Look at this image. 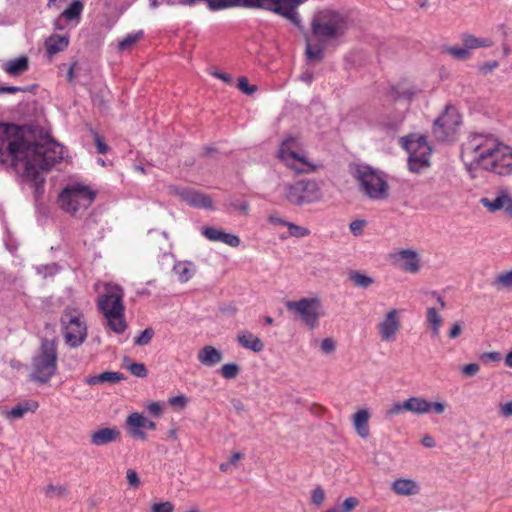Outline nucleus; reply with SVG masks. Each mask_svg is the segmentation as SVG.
<instances>
[{
	"label": "nucleus",
	"mask_w": 512,
	"mask_h": 512,
	"mask_svg": "<svg viewBox=\"0 0 512 512\" xmlns=\"http://www.w3.org/2000/svg\"><path fill=\"white\" fill-rule=\"evenodd\" d=\"M5 156L14 167L19 162H33L38 169L49 171L64 158V147L54 140L43 144L28 141L21 126L0 123V162H6Z\"/></svg>",
	"instance_id": "1"
},
{
	"label": "nucleus",
	"mask_w": 512,
	"mask_h": 512,
	"mask_svg": "<svg viewBox=\"0 0 512 512\" xmlns=\"http://www.w3.org/2000/svg\"><path fill=\"white\" fill-rule=\"evenodd\" d=\"M348 27V16L332 9L317 12L311 21L312 35L321 43H328L342 37Z\"/></svg>",
	"instance_id": "2"
},
{
	"label": "nucleus",
	"mask_w": 512,
	"mask_h": 512,
	"mask_svg": "<svg viewBox=\"0 0 512 512\" xmlns=\"http://www.w3.org/2000/svg\"><path fill=\"white\" fill-rule=\"evenodd\" d=\"M123 297L122 288L115 286L98 299L99 311L107 319L109 328L117 334H122L127 328V323L124 319L125 306L123 304Z\"/></svg>",
	"instance_id": "3"
},
{
	"label": "nucleus",
	"mask_w": 512,
	"mask_h": 512,
	"mask_svg": "<svg viewBox=\"0 0 512 512\" xmlns=\"http://www.w3.org/2000/svg\"><path fill=\"white\" fill-rule=\"evenodd\" d=\"M30 379L46 384L57 371V345L54 340L42 339L38 353L32 358Z\"/></svg>",
	"instance_id": "4"
},
{
	"label": "nucleus",
	"mask_w": 512,
	"mask_h": 512,
	"mask_svg": "<svg viewBox=\"0 0 512 512\" xmlns=\"http://www.w3.org/2000/svg\"><path fill=\"white\" fill-rule=\"evenodd\" d=\"M352 175L370 199L385 200L388 198L389 185L381 171L369 165H356Z\"/></svg>",
	"instance_id": "5"
},
{
	"label": "nucleus",
	"mask_w": 512,
	"mask_h": 512,
	"mask_svg": "<svg viewBox=\"0 0 512 512\" xmlns=\"http://www.w3.org/2000/svg\"><path fill=\"white\" fill-rule=\"evenodd\" d=\"M65 343L71 348L81 346L87 338V324L84 315L76 308H66L61 317Z\"/></svg>",
	"instance_id": "6"
},
{
	"label": "nucleus",
	"mask_w": 512,
	"mask_h": 512,
	"mask_svg": "<svg viewBox=\"0 0 512 512\" xmlns=\"http://www.w3.org/2000/svg\"><path fill=\"white\" fill-rule=\"evenodd\" d=\"M96 194V191L87 185L73 184L60 193L58 203L61 209L74 215L80 210L88 209L94 202Z\"/></svg>",
	"instance_id": "7"
},
{
	"label": "nucleus",
	"mask_w": 512,
	"mask_h": 512,
	"mask_svg": "<svg viewBox=\"0 0 512 512\" xmlns=\"http://www.w3.org/2000/svg\"><path fill=\"white\" fill-rule=\"evenodd\" d=\"M498 147V140L488 134H472L462 145V156H468L472 161L481 166L488 156Z\"/></svg>",
	"instance_id": "8"
},
{
	"label": "nucleus",
	"mask_w": 512,
	"mask_h": 512,
	"mask_svg": "<svg viewBox=\"0 0 512 512\" xmlns=\"http://www.w3.org/2000/svg\"><path fill=\"white\" fill-rule=\"evenodd\" d=\"M285 198L293 205L303 206L319 201L322 193L315 180H300L285 186Z\"/></svg>",
	"instance_id": "9"
},
{
	"label": "nucleus",
	"mask_w": 512,
	"mask_h": 512,
	"mask_svg": "<svg viewBox=\"0 0 512 512\" xmlns=\"http://www.w3.org/2000/svg\"><path fill=\"white\" fill-rule=\"evenodd\" d=\"M404 147L409 152L408 168L414 173H420L429 166L431 148L425 136H408L405 138Z\"/></svg>",
	"instance_id": "10"
},
{
	"label": "nucleus",
	"mask_w": 512,
	"mask_h": 512,
	"mask_svg": "<svg viewBox=\"0 0 512 512\" xmlns=\"http://www.w3.org/2000/svg\"><path fill=\"white\" fill-rule=\"evenodd\" d=\"M286 308L295 312L310 329L319 325L321 303L318 298H302L286 302Z\"/></svg>",
	"instance_id": "11"
},
{
	"label": "nucleus",
	"mask_w": 512,
	"mask_h": 512,
	"mask_svg": "<svg viewBox=\"0 0 512 512\" xmlns=\"http://www.w3.org/2000/svg\"><path fill=\"white\" fill-rule=\"evenodd\" d=\"M482 168L495 174L505 176L512 173V148L498 142Z\"/></svg>",
	"instance_id": "12"
},
{
	"label": "nucleus",
	"mask_w": 512,
	"mask_h": 512,
	"mask_svg": "<svg viewBox=\"0 0 512 512\" xmlns=\"http://www.w3.org/2000/svg\"><path fill=\"white\" fill-rule=\"evenodd\" d=\"M461 124V116L452 106H447L444 113L433 124V135L438 141H445Z\"/></svg>",
	"instance_id": "13"
},
{
	"label": "nucleus",
	"mask_w": 512,
	"mask_h": 512,
	"mask_svg": "<svg viewBox=\"0 0 512 512\" xmlns=\"http://www.w3.org/2000/svg\"><path fill=\"white\" fill-rule=\"evenodd\" d=\"M291 139H286L281 144L279 149V158L286 163L287 166L295 169L298 173H308L314 171L315 167L308 164L303 157H300L295 151H291L288 147V142Z\"/></svg>",
	"instance_id": "14"
},
{
	"label": "nucleus",
	"mask_w": 512,
	"mask_h": 512,
	"mask_svg": "<svg viewBox=\"0 0 512 512\" xmlns=\"http://www.w3.org/2000/svg\"><path fill=\"white\" fill-rule=\"evenodd\" d=\"M175 194L188 205L200 209H212L213 202L209 195L190 188H175Z\"/></svg>",
	"instance_id": "15"
},
{
	"label": "nucleus",
	"mask_w": 512,
	"mask_h": 512,
	"mask_svg": "<svg viewBox=\"0 0 512 512\" xmlns=\"http://www.w3.org/2000/svg\"><path fill=\"white\" fill-rule=\"evenodd\" d=\"M394 264H400V268L409 273H417L420 270V259L418 253L412 249H402L390 254Z\"/></svg>",
	"instance_id": "16"
},
{
	"label": "nucleus",
	"mask_w": 512,
	"mask_h": 512,
	"mask_svg": "<svg viewBox=\"0 0 512 512\" xmlns=\"http://www.w3.org/2000/svg\"><path fill=\"white\" fill-rule=\"evenodd\" d=\"M400 328V319L396 309L390 310L383 321L378 324V331L383 341L391 342L395 340L396 334Z\"/></svg>",
	"instance_id": "17"
},
{
	"label": "nucleus",
	"mask_w": 512,
	"mask_h": 512,
	"mask_svg": "<svg viewBox=\"0 0 512 512\" xmlns=\"http://www.w3.org/2000/svg\"><path fill=\"white\" fill-rule=\"evenodd\" d=\"M24 164L23 178L28 181L34 188V197L39 200L44 193L45 179L40 175L41 169L33 166V162H26Z\"/></svg>",
	"instance_id": "18"
},
{
	"label": "nucleus",
	"mask_w": 512,
	"mask_h": 512,
	"mask_svg": "<svg viewBox=\"0 0 512 512\" xmlns=\"http://www.w3.org/2000/svg\"><path fill=\"white\" fill-rule=\"evenodd\" d=\"M146 417L138 412H133L126 418L125 428L128 435L133 439L146 440L147 434L145 430Z\"/></svg>",
	"instance_id": "19"
},
{
	"label": "nucleus",
	"mask_w": 512,
	"mask_h": 512,
	"mask_svg": "<svg viewBox=\"0 0 512 512\" xmlns=\"http://www.w3.org/2000/svg\"><path fill=\"white\" fill-rule=\"evenodd\" d=\"M121 431L116 426L104 427L90 434V443L94 446H104L119 441Z\"/></svg>",
	"instance_id": "20"
},
{
	"label": "nucleus",
	"mask_w": 512,
	"mask_h": 512,
	"mask_svg": "<svg viewBox=\"0 0 512 512\" xmlns=\"http://www.w3.org/2000/svg\"><path fill=\"white\" fill-rule=\"evenodd\" d=\"M201 233L210 241L222 242L230 247H238L240 244V238L237 235L226 233L213 226L202 227Z\"/></svg>",
	"instance_id": "21"
},
{
	"label": "nucleus",
	"mask_w": 512,
	"mask_h": 512,
	"mask_svg": "<svg viewBox=\"0 0 512 512\" xmlns=\"http://www.w3.org/2000/svg\"><path fill=\"white\" fill-rule=\"evenodd\" d=\"M197 359L202 365L213 367L222 361L223 353L214 346L205 345L199 350Z\"/></svg>",
	"instance_id": "22"
},
{
	"label": "nucleus",
	"mask_w": 512,
	"mask_h": 512,
	"mask_svg": "<svg viewBox=\"0 0 512 512\" xmlns=\"http://www.w3.org/2000/svg\"><path fill=\"white\" fill-rule=\"evenodd\" d=\"M511 202V196L507 192V190H500L497 192V196L495 199L490 200L489 198H481L479 203L487 208L489 212H496L501 209H505L507 203Z\"/></svg>",
	"instance_id": "23"
},
{
	"label": "nucleus",
	"mask_w": 512,
	"mask_h": 512,
	"mask_svg": "<svg viewBox=\"0 0 512 512\" xmlns=\"http://www.w3.org/2000/svg\"><path fill=\"white\" fill-rule=\"evenodd\" d=\"M38 408L36 401H24L17 404L11 410H6L2 415L9 420H15L23 418L27 412H35Z\"/></svg>",
	"instance_id": "24"
},
{
	"label": "nucleus",
	"mask_w": 512,
	"mask_h": 512,
	"mask_svg": "<svg viewBox=\"0 0 512 512\" xmlns=\"http://www.w3.org/2000/svg\"><path fill=\"white\" fill-rule=\"evenodd\" d=\"M124 379V375L120 372L105 371L99 375L88 376L84 381L86 384L93 386L103 383L115 384Z\"/></svg>",
	"instance_id": "25"
},
{
	"label": "nucleus",
	"mask_w": 512,
	"mask_h": 512,
	"mask_svg": "<svg viewBox=\"0 0 512 512\" xmlns=\"http://www.w3.org/2000/svg\"><path fill=\"white\" fill-rule=\"evenodd\" d=\"M237 341L243 348L256 353L261 352L264 349V344L261 339L249 331L239 333Z\"/></svg>",
	"instance_id": "26"
},
{
	"label": "nucleus",
	"mask_w": 512,
	"mask_h": 512,
	"mask_svg": "<svg viewBox=\"0 0 512 512\" xmlns=\"http://www.w3.org/2000/svg\"><path fill=\"white\" fill-rule=\"evenodd\" d=\"M69 45V36L53 34L45 41L46 51L49 56L64 51Z\"/></svg>",
	"instance_id": "27"
},
{
	"label": "nucleus",
	"mask_w": 512,
	"mask_h": 512,
	"mask_svg": "<svg viewBox=\"0 0 512 512\" xmlns=\"http://www.w3.org/2000/svg\"><path fill=\"white\" fill-rule=\"evenodd\" d=\"M392 490L398 495L410 496L417 494L419 487L411 479H397L392 483Z\"/></svg>",
	"instance_id": "28"
},
{
	"label": "nucleus",
	"mask_w": 512,
	"mask_h": 512,
	"mask_svg": "<svg viewBox=\"0 0 512 512\" xmlns=\"http://www.w3.org/2000/svg\"><path fill=\"white\" fill-rule=\"evenodd\" d=\"M369 412L366 409L358 410L353 416L354 427L361 438L369 436Z\"/></svg>",
	"instance_id": "29"
},
{
	"label": "nucleus",
	"mask_w": 512,
	"mask_h": 512,
	"mask_svg": "<svg viewBox=\"0 0 512 512\" xmlns=\"http://www.w3.org/2000/svg\"><path fill=\"white\" fill-rule=\"evenodd\" d=\"M29 68V61L26 56H21L16 59L9 60L5 63L4 70L11 76H18L27 71Z\"/></svg>",
	"instance_id": "30"
},
{
	"label": "nucleus",
	"mask_w": 512,
	"mask_h": 512,
	"mask_svg": "<svg viewBox=\"0 0 512 512\" xmlns=\"http://www.w3.org/2000/svg\"><path fill=\"white\" fill-rule=\"evenodd\" d=\"M173 271L177 275L178 280L185 283L193 277L196 268L190 261H180L174 265Z\"/></svg>",
	"instance_id": "31"
},
{
	"label": "nucleus",
	"mask_w": 512,
	"mask_h": 512,
	"mask_svg": "<svg viewBox=\"0 0 512 512\" xmlns=\"http://www.w3.org/2000/svg\"><path fill=\"white\" fill-rule=\"evenodd\" d=\"M461 40L463 45L468 49H477V48H488L493 46V41L490 38H478L472 34L464 33L461 36Z\"/></svg>",
	"instance_id": "32"
},
{
	"label": "nucleus",
	"mask_w": 512,
	"mask_h": 512,
	"mask_svg": "<svg viewBox=\"0 0 512 512\" xmlns=\"http://www.w3.org/2000/svg\"><path fill=\"white\" fill-rule=\"evenodd\" d=\"M84 4L80 0H73L71 4L61 13L60 18H64L65 21H80Z\"/></svg>",
	"instance_id": "33"
},
{
	"label": "nucleus",
	"mask_w": 512,
	"mask_h": 512,
	"mask_svg": "<svg viewBox=\"0 0 512 512\" xmlns=\"http://www.w3.org/2000/svg\"><path fill=\"white\" fill-rule=\"evenodd\" d=\"M406 406L408 408V411L413 414L422 415L430 412L429 401L422 397L408 398Z\"/></svg>",
	"instance_id": "34"
},
{
	"label": "nucleus",
	"mask_w": 512,
	"mask_h": 512,
	"mask_svg": "<svg viewBox=\"0 0 512 512\" xmlns=\"http://www.w3.org/2000/svg\"><path fill=\"white\" fill-rule=\"evenodd\" d=\"M427 322L430 324L432 329V335L434 337H438L440 333V327L442 325V317L439 315L438 311L434 307H430L427 309Z\"/></svg>",
	"instance_id": "35"
},
{
	"label": "nucleus",
	"mask_w": 512,
	"mask_h": 512,
	"mask_svg": "<svg viewBox=\"0 0 512 512\" xmlns=\"http://www.w3.org/2000/svg\"><path fill=\"white\" fill-rule=\"evenodd\" d=\"M326 43H321L312 46L309 39L306 40V49L305 54L308 60L310 61H321L324 57V45Z\"/></svg>",
	"instance_id": "36"
},
{
	"label": "nucleus",
	"mask_w": 512,
	"mask_h": 512,
	"mask_svg": "<svg viewBox=\"0 0 512 512\" xmlns=\"http://www.w3.org/2000/svg\"><path fill=\"white\" fill-rule=\"evenodd\" d=\"M491 285L497 290H512V270L504 271L498 274L492 281Z\"/></svg>",
	"instance_id": "37"
},
{
	"label": "nucleus",
	"mask_w": 512,
	"mask_h": 512,
	"mask_svg": "<svg viewBox=\"0 0 512 512\" xmlns=\"http://www.w3.org/2000/svg\"><path fill=\"white\" fill-rule=\"evenodd\" d=\"M143 36L144 32L142 30H138L134 33L126 35L118 44L119 50H130L133 45H135L138 41H140L143 38Z\"/></svg>",
	"instance_id": "38"
},
{
	"label": "nucleus",
	"mask_w": 512,
	"mask_h": 512,
	"mask_svg": "<svg viewBox=\"0 0 512 512\" xmlns=\"http://www.w3.org/2000/svg\"><path fill=\"white\" fill-rule=\"evenodd\" d=\"M349 279L354 283L355 286L360 288H368L373 284L374 279L368 275H365L359 271H352L349 274Z\"/></svg>",
	"instance_id": "39"
},
{
	"label": "nucleus",
	"mask_w": 512,
	"mask_h": 512,
	"mask_svg": "<svg viewBox=\"0 0 512 512\" xmlns=\"http://www.w3.org/2000/svg\"><path fill=\"white\" fill-rule=\"evenodd\" d=\"M239 372L240 366L236 363L224 364L220 369V373L225 379H234L238 376Z\"/></svg>",
	"instance_id": "40"
},
{
	"label": "nucleus",
	"mask_w": 512,
	"mask_h": 512,
	"mask_svg": "<svg viewBox=\"0 0 512 512\" xmlns=\"http://www.w3.org/2000/svg\"><path fill=\"white\" fill-rule=\"evenodd\" d=\"M154 336V330L152 328H146L143 330L135 339L134 344L137 346L148 345Z\"/></svg>",
	"instance_id": "41"
},
{
	"label": "nucleus",
	"mask_w": 512,
	"mask_h": 512,
	"mask_svg": "<svg viewBox=\"0 0 512 512\" xmlns=\"http://www.w3.org/2000/svg\"><path fill=\"white\" fill-rule=\"evenodd\" d=\"M447 52L452 55L454 58L459 60H466L470 58L469 50L464 47H449Z\"/></svg>",
	"instance_id": "42"
},
{
	"label": "nucleus",
	"mask_w": 512,
	"mask_h": 512,
	"mask_svg": "<svg viewBox=\"0 0 512 512\" xmlns=\"http://www.w3.org/2000/svg\"><path fill=\"white\" fill-rule=\"evenodd\" d=\"M127 368L136 377L145 378L148 375V370L143 363H131Z\"/></svg>",
	"instance_id": "43"
},
{
	"label": "nucleus",
	"mask_w": 512,
	"mask_h": 512,
	"mask_svg": "<svg viewBox=\"0 0 512 512\" xmlns=\"http://www.w3.org/2000/svg\"><path fill=\"white\" fill-rule=\"evenodd\" d=\"M287 227L289 230V234L297 238L305 237L310 234V231L307 228L296 225L294 223H287Z\"/></svg>",
	"instance_id": "44"
},
{
	"label": "nucleus",
	"mask_w": 512,
	"mask_h": 512,
	"mask_svg": "<svg viewBox=\"0 0 512 512\" xmlns=\"http://www.w3.org/2000/svg\"><path fill=\"white\" fill-rule=\"evenodd\" d=\"M237 87L246 95H252L254 92L257 91V87L255 85H250L246 77H240L238 79Z\"/></svg>",
	"instance_id": "45"
},
{
	"label": "nucleus",
	"mask_w": 512,
	"mask_h": 512,
	"mask_svg": "<svg viewBox=\"0 0 512 512\" xmlns=\"http://www.w3.org/2000/svg\"><path fill=\"white\" fill-rule=\"evenodd\" d=\"M37 85L19 87V86H2L0 85V93H16V92H31Z\"/></svg>",
	"instance_id": "46"
},
{
	"label": "nucleus",
	"mask_w": 512,
	"mask_h": 512,
	"mask_svg": "<svg viewBox=\"0 0 512 512\" xmlns=\"http://www.w3.org/2000/svg\"><path fill=\"white\" fill-rule=\"evenodd\" d=\"M359 505V499L351 496L344 500L340 508V512H351Z\"/></svg>",
	"instance_id": "47"
},
{
	"label": "nucleus",
	"mask_w": 512,
	"mask_h": 512,
	"mask_svg": "<svg viewBox=\"0 0 512 512\" xmlns=\"http://www.w3.org/2000/svg\"><path fill=\"white\" fill-rule=\"evenodd\" d=\"M407 400H405L404 402H396L394 403L390 409L387 411V415L388 416H393V415H398L404 411H408V408H407Z\"/></svg>",
	"instance_id": "48"
},
{
	"label": "nucleus",
	"mask_w": 512,
	"mask_h": 512,
	"mask_svg": "<svg viewBox=\"0 0 512 512\" xmlns=\"http://www.w3.org/2000/svg\"><path fill=\"white\" fill-rule=\"evenodd\" d=\"M174 505L170 501L162 502V503H154L152 505V512H173Z\"/></svg>",
	"instance_id": "49"
},
{
	"label": "nucleus",
	"mask_w": 512,
	"mask_h": 512,
	"mask_svg": "<svg viewBox=\"0 0 512 512\" xmlns=\"http://www.w3.org/2000/svg\"><path fill=\"white\" fill-rule=\"evenodd\" d=\"M366 225L365 220H354L350 223L349 228L354 236H359L363 233V228Z\"/></svg>",
	"instance_id": "50"
},
{
	"label": "nucleus",
	"mask_w": 512,
	"mask_h": 512,
	"mask_svg": "<svg viewBox=\"0 0 512 512\" xmlns=\"http://www.w3.org/2000/svg\"><path fill=\"white\" fill-rule=\"evenodd\" d=\"M324 499H325L324 490L321 487H316L312 491V496H311L312 503L319 506L323 503Z\"/></svg>",
	"instance_id": "51"
},
{
	"label": "nucleus",
	"mask_w": 512,
	"mask_h": 512,
	"mask_svg": "<svg viewBox=\"0 0 512 512\" xmlns=\"http://www.w3.org/2000/svg\"><path fill=\"white\" fill-rule=\"evenodd\" d=\"M67 493V489L65 486H55V485H48L46 488V494L48 496L58 495V496H64Z\"/></svg>",
	"instance_id": "52"
},
{
	"label": "nucleus",
	"mask_w": 512,
	"mask_h": 512,
	"mask_svg": "<svg viewBox=\"0 0 512 512\" xmlns=\"http://www.w3.org/2000/svg\"><path fill=\"white\" fill-rule=\"evenodd\" d=\"M480 370V366L477 363H470L462 367L461 371L465 376L473 377Z\"/></svg>",
	"instance_id": "53"
},
{
	"label": "nucleus",
	"mask_w": 512,
	"mask_h": 512,
	"mask_svg": "<svg viewBox=\"0 0 512 512\" xmlns=\"http://www.w3.org/2000/svg\"><path fill=\"white\" fill-rule=\"evenodd\" d=\"M126 474L129 485L131 487L138 488L140 485V479L137 472L133 469H128Z\"/></svg>",
	"instance_id": "54"
},
{
	"label": "nucleus",
	"mask_w": 512,
	"mask_h": 512,
	"mask_svg": "<svg viewBox=\"0 0 512 512\" xmlns=\"http://www.w3.org/2000/svg\"><path fill=\"white\" fill-rule=\"evenodd\" d=\"M95 146L99 154H106L109 151V146L104 142L102 137L95 134Z\"/></svg>",
	"instance_id": "55"
},
{
	"label": "nucleus",
	"mask_w": 512,
	"mask_h": 512,
	"mask_svg": "<svg viewBox=\"0 0 512 512\" xmlns=\"http://www.w3.org/2000/svg\"><path fill=\"white\" fill-rule=\"evenodd\" d=\"M336 348V345H335V342L333 341V339L331 338H325L322 340L321 342V350L325 353V354H330L332 353Z\"/></svg>",
	"instance_id": "56"
},
{
	"label": "nucleus",
	"mask_w": 512,
	"mask_h": 512,
	"mask_svg": "<svg viewBox=\"0 0 512 512\" xmlns=\"http://www.w3.org/2000/svg\"><path fill=\"white\" fill-rule=\"evenodd\" d=\"M501 354L499 352H487L481 356L483 362H498L501 360Z\"/></svg>",
	"instance_id": "57"
},
{
	"label": "nucleus",
	"mask_w": 512,
	"mask_h": 512,
	"mask_svg": "<svg viewBox=\"0 0 512 512\" xmlns=\"http://www.w3.org/2000/svg\"><path fill=\"white\" fill-rule=\"evenodd\" d=\"M231 207L243 212L244 214H247L249 210V204L246 201L234 200L231 202Z\"/></svg>",
	"instance_id": "58"
},
{
	"label": "nucleus",
	"mask_w": 512,
	"mask_h": 512,
	"mask_svg": "<svg viewBox=\"0 0 512 512\" xmlns=\"http://www.w3.org/2000/svg\"><path fill=\"white\" fill-rule=\"evenodd\" d=\"M499 413L502 417L512 416V400L507 403L500 404Z\"/></svg>",
	"instance_id": "59"
},
{
	"label": "nucleus",
	"mask_w": 512,
	"mask_h": 512,
	"mask_svg": "<svg viewBox=\"0 0 512 512\" xmlns=\"http://www.w3.org/2000/svg\"><path fill=\"white\" fill-rule=\"evenodd\" d=\"M187 403V398L184 395L174 396L170 399V404L175 407L183 408Z\"/></svg>",
	"instance_id": "60"
},
{
	"label": "nucleus",
	"mask_w": 512,
	"mask_h": 512,
	"mask_svg": "<svg viewBox=\"0 0 512 512\" xmlns=\"http://www.w3.org/2000/svg\"><path fill=\"white\" fill-rule=\"evenodd\" d=\"M430 411L432 410L436 414H442L445 411L446 404L442 402H429Z\"/></svg>",
	"instance_id": "61"
},
{
	"label": "nucleus",
	"mask_w": 512,
	"mask_h": 512,
	"mask_svg": "<svg viewBox=\"0 0 512 512\" xmlns=\"http://www.w3.org/2000/svg\"><path fill=\"white\" fill-rule=\"evenodd\" d=\"M462 332V324L460 322H456L449 331V338L455 339L457 338Z\"/></svg>",
	"instance_id": "62"
},
{
	"label": "nucleus",
	"mask_w": 512,
	"mask_h": 512,
	"mask_svg": "<svg viewBox=\"0 0 512 512\" xmlns=\"http://www.w3.org/2000/svg\"><path fill=\"white\" fill-rule=\"evenodd\" d=\"M497 67H498V62L497 61H491V62H486L483 65H481L479 70L482 73L487 74V73L493 71Z\"/></svg>",
	"instance_id": "63"
},
{
	"label": "nucleus",
	"mask_w": 512,
	"mask_h": 512,
	"mask_svg": "<svg viewBox=\"0 0 512 512\" xmlns=\"http://www.w3.org/2000/svg\"><path fill=\"white\" fill-rule=\"evenodd\" d=\"M149 411H150L152 414H154V415L158 416V415H160V413H161V407H160V405H159L158 403H151V404L149 405Z\"/></svg>",
	"instance_id": "64"
}]
</instances>
